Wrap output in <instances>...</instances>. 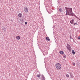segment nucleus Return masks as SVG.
I'll use <instances>...</instances> for the list:
<instances>
[{
  "mask_svg": "<svg viewBox=\"0 0 80 80\" xmlns=\"http://www.w3.org/2000/svg\"><path fill=\"white\" fill-rule=\"evenodd\" d=\"M68 50H69V51H70V50H71V46H70V45L68 44H67V47H66Z\"/></svg>",
  "mask_w": 80,
  "mask_h": 80,
  "instance_id": "nucleus-3",
  "label": "nucleus"
},
{
  "mask_svg": "<svg viewBox=\"0 0 80 80\" xmlns=\"http://www.w3.org/2000/svg\"><path fill=\"white\" fill-rule=\"evenodd\" d=\"M73 22H74V20L72 19V20L70 21V23H71V24H72V25H73V24L74 23Z\"/></svg>",
  "mask_w": 80,
  "mask_h": 80,
  "instance_id": "nucleus-6",
  "label": "nucleus"
},
{
  "mask_svg": "<svg viewBox=\"0 0 80 80\" xmlns=\"http://www.w3.org/2000/svg\"><path fill=\"white\" fill-rule=\"evenodd\" d=\"M59 53L60 54H61V55H63V53H64V52H63V51H60Z\"/></svg>",
  "mask_w": 80,
  "mask_h": 80,
  "instance_id": "nucleus-10",
  "label": "nucleus"
},
{
  "mask_svg": "<svg viewBox=\"0 0 80 80\" xmlns=\"http://www.w3.org/2000/svg\"><path fill=\"white\" fill-rule=\"evenodd\" d=\"M16 38L17 39V40H20V36H18L17 37H16Z\"/></svg>",
  "mask_w": 80,
  "mask_h": 80,
  "instance_id": "nucleus-12",
  "label": "nucleus"
},
{
  "mask_svg": "<svg viewBox=\"0 0 80 80\" xmlns=\"http://www.w3.org/2000/svg\"><path fill=\"white\" fill-rule=\"evenodd\" d=\"M40 76H41L40 74H37V77H40Z\"/></svg>",
  "mask_w": 80,
  "mask_h": 80,
  "instance_id": "nucleus-17",
  "label": "nucleus"
},
{
  "mask_svg": "<svg viewBox=\"0 0 80 80\" xmlns=\"http://www.w3.org/2000/svg\"><path fill=\"white\" fill-rule=\"evenodd\" d=\"M42 80H45V78L44 77V76L43 75V74L42 75Z\"/></svg>",
  "mask_w": 80,
  "mask_h": 80,
  "instance_id": "nucleus-7",
  "label": "nucleus"
},
{
  "mask_svg": "<svg viewBox=\"0 0 80 80\" xmlns=\"http://www.w3.org/2000/svg\"><path fill=\"white\" fill-rule=\"evenodd\" d=\"M69 74L71 78H74V76L73 75V73H72V72H70Z\"/></svg>",
  "mask_w": 80,
  "mask_h": 80,
  "instance_id": "nucleus-5",
  "label": "nucleus"
},
{
  "mask_svg": "<svg viewBox=\"0 0 80 80\" xmlns=\"http://www.w3.org/2000/svg\"><path fill=\"white\" fill-rule=\"evenodd\" d=\"M72 53L73 55H75V51L73 50L72 51Z\"/></svg>",
  "mask_w": 80,
  "mask_h": 80,
  "instance_id": "nucleus-14",
  "label": "nucleus"
},
{
  "mask_svg": "<svg viewBox=\"0 0 80 80\" xmlns=\"http://www.w3.org/2000/svg\"><path fill=\"white\" fill-rule=\"evenodd\" d=\"M18 16L19 17H22V14L21 13H19L18 14Z\"/></svg>",
  "mask_w": 80,
  "mask_h": 80,
  "instance_id": "nucleus-9",
  "label": "nucleus"
},
{
  "mask_svg": "<svg viewBox=\"0 0 80 80\" xmlns=\"http://www.w3.org/2000/svg\"><path fill=\"white\" fill-rule=\"evenodd\" d=\"M65 10H66V11H65V12H66V13L65 14L66 15H71V16H74L75 17L76 16L74 13H73V12L72 11V8H68L67 7H66L65 8Z\"/></svg>",
  "mask_w": 80,
  "mask_h": 80,
  "instance_id": "nucleus-1",
  "label": "nucleus"
},
{
  "mask_svg": "<svg viewBox=\"0 0 80 80\" xmlns=\"http://www.w3.org/2000/svg\"><path fill=\"white\" fill-rule=\"evenodd\" d=\"M66 76L67 77H69V75H68V74H66Z\"/></svg>",
  "mask_w": 80,
  "mask_h": 80,
  "instance_id": "nucleus-18",
  "label": "nucleus"
},
{
  "mask_svg": "<svg viewBox=\"0 0 80 80\" xmlns=\"http://www.w3.org/2000/svg\"><path fill=\"white\" fill-rule=\"evenodd\" d=\"M80 37H79L78 38V40H80Z\"/></svg>",
  "mask_w": 80,
  "mask_h": 80,
  "instance_id": "nucleus-21",
  "label": "nucleus"
},
{
  "mask_svg": "<svg viewBox=\"0 0 80 80\" xmlns=\"http://www.w3.org/2000/svg\"><path fill=\"white\" fill-rule=\"evenodd\" d=\"M2 28L3 30H4V31H6V28L5 27L2 26Z\"/></svg>",
  "mask_w": 80,
  "mask_h": 80,
  "instance_id": "nucleus-8",
  "label": "nucleus"
},
{
  "mask_svg": "<svg viewBox=\"0 0 80 80\" xmlns=\"http://www.w3.org/2000/svg\"><path fill=\"white\" fill-rule=\"evenodd\" d=\"M46 39L47 40H48V41H50V38L48 37H46Z\"/></svg>",
  "mask_w": 80,
  "mask_h": 80,
  "instance_id": "nucleus-11",
  "label": "nucleus"
},
{
  "mask_svg": "<svg viewBox=\"0 0 80 80\" xmlns=\"http://www.w3.org/2000/svg\"><path fill=\"white\" fill-rule=\"evenodd\" d=\"M24 9V12H26V13H27V12H28V9L27 7H25Z\"/></svg>",
  "mask_w": 80,
  "mask_h": 80,
  "instance_id": "nucleus-4",
  "label": "nucleus"
},
{
  "mask_svg": "<svg viewBox=\"0 0 80 80\" xmlns=\"http://www.w3.org/2000/svg\"><path fill=\"white\" fill-rule=\"evenodd\" d=\"M63 57L64 58H66V55H65V54H63Z\"/></svg>",
  "mask_w": 80,
  "mask_h": 80,
  "instance_id": "nucleus-15",
  "label": "nucleus"
},
{
  "mask_svg": "<svg viewBox=\"0 0 80 80\" xmlns=\"http://www.w3.org/2000/svg\"><path fill=\"white\" fill-rule=\"evenodd\" d=\"M56 67L58 70H60L61 68V64L59 63H56Z\"/></svg>",
  "mask_w": 80,
  "mask_h": 80,
  "instance_id": "nucleus-2",
  "label": "nucleus"
},
{
  "mask_svg": "<svg viewBox=\"0 0 80 80\" xmlns=\"http://www.w3.org/2000/svg\"><path fill=\"white\" fill-rule=\"evenodd\" d=\"M25 25H27V22H25Z\"/></svg>",
  "mask_w": 80,
  "mask_h": 80,
  "instance_id": "nucleus-20",
  "label": "nucleus"
},
{
  "mask_svg": "<svg viewBox=\"0 0 80 80\" xmlns=\"http://www.w3.org/2000/svg\"><path fill=\"white\" fill-rule=\"evenodd\" d=\"M73 24L74 25V26H75V25H78V24L77 23V22L74 23Z\"/></svg>",
  "mask_w": 80,
  "mask_h": 80,
  "instance_id": "nucleus-16",
  "label": "nucleus"
},
{
  "mask_svg": "<svg viewBox=\"0 0 80 80\" xmlns=\"http://www.w3.org/2000/svg\"><path fill=\"white\" fill-rule=\"evenodd\" d=\"M73 65L74 66H75V63H73Z\"/></svg>",
  "mask_w": 80,
  "mask_h": 80,
  "instance_id": "nucleus-19",
  "label": "nucleus"
},
{
  "mask_svg": "<svg viewBox=\"0 0 80 80\" xmlns=\"http://www.w3.org/2000/svg\"><path fill=\"white\" fill-rule=\"evenodd\" d=\"M59 11L60 12H63V10L62 8H60L59 9Z\"/></svg>",
  "mask_w": 80,
  "mask_h": 80,
  "instance_id": "nucleus-13",
  "label": "nucleus"
}]
</instances>
